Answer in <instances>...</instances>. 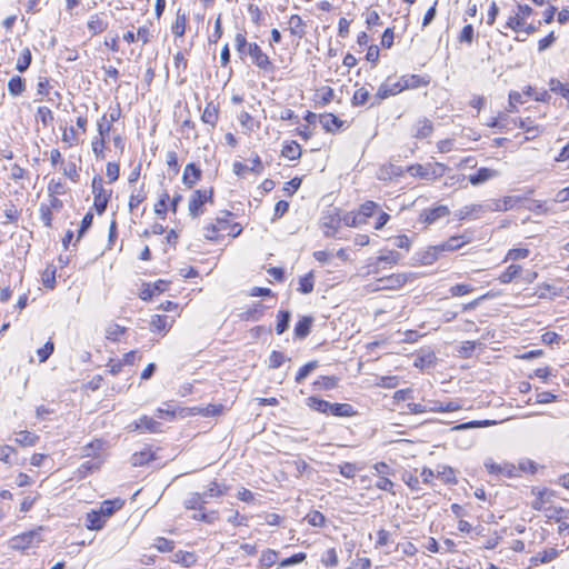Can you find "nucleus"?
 Segmentation results:
<instances>
[{"instance_id": "1", "label": "nucleus", "mask_w": 569, "mask_h": 569, "mask_svg": "<svg viewBox=\"0 0 569 569\" xmlns=\"http://www.w3.org/2000/svg\"><path fill=\"white\" fill-rule=\"evenodd\" d=\"M531 493L535 496V499L531 502V507L535 510L543 512L548 519L559 520L561 518L563 509L552 505V491L548 489L533 488Z\"/></svg>"}, {"instance_id": "2", "label": "nucleus", "mask_w": 569, "mask_h": 569, "mask_svg": "<svg viewBox=\"0 0 569 569\" xmlns=\"http://www.w3.org/2000/svg\"><path fill=\"white\" fill-rule=\"evenodd\" d=\"M307 403L315 411L335 417H350L355 413L352 406L349 403H331L315 396L309 397Z\"/></svg>"}, {"instance_id": "3", "label": "nucleus", "mask_w": 569, "mask_h": 569, "mask_svg": "<svg viewBox=\"0 0 569 569\" xmlns=\"http://www.w3.org/2000/svg\"><path fill=\"white\" fill-rule=\"evenodd\" d=\"M42 527H38L21 535L14 536L9 540V547L13 550L20 551L33 548L42 541Z\"/></svg>"}, {"instance_id": "4", "label": "nucleus", "mask_w": 569, "mask_h": 569, "mask_svg": "<svg viewBox=\"0 0 569 569\" xmlns=\"http://www.w3.org/2000/svg\"><path fill=\"white\" fill-rule=\"evenodd\" d=\"M93 206L98 214H102L108 206L112 191L103 187L101 176H94L92 179Z\"/></svg>"}, {"instance_id": "5", "label": "nucleus", "mask_w": 569, "mask_h": 569, "mask_svg": "<svg viewBox=\"0 0 569 569\" xmlns=\"http://www.w3.org/2000/svg\"><path fill=\"white\" fill-rule=\"evenodd\" d=\"M213 190L204 189V190H196L190 200H189V213L192 218H198L203 213L202 207L207 202H212Z\"/></svg>"}, {"instance_id": "6", "label": "nucleus", "mask_w": 569, "mask_h": 569, "mask_svg": "<svg viewBox=\"0 0 569 569\" xmlns=\"http://www.w3.org/2000/svg\"><path fill=\"white\" fill-rule=\"evenodd\" d=\"M536 470L537 466L531 460H521L517 466L509 462H505L500 466V475H505L509 478L518 477L521 473H535Z\"/></svg>"}, {"instance_id": "7", "label": "nucleus", "mask_w": 569, "mask_h": 569, "mask_svg": "<svg viewBox=\"0 0 569 569\" xmlns=\"http://www.w3.org/2000/svg\"><path fill=\"white\" fill-rule=\"evenodd\" d=\"M402 91L403 90L399 80L389 77L383 83L379 86L377 93L373 97L375 101L372 104H378L382 100L396 96Z\"/></svg>"}, {"instance_id": "8", "label": "nucleus", "mask_w": 569, "mask_h": 569, "mask_svg": "<svg viewBox=\"0 0 569 569\" xmlns=\"http://www.w3.org/2000/svg\"><path fill=\"white\" fill-rule=\"evenodd\" d=\"M412 273H393L388 277L378 279V289L382 290H397L403 287L411 278Z\"/></svg>"}, {"instance_id": "9", "label": "nucleus", "mask_w": 569, "mask_h": 569, "mask_svg": "<svg viewBox=\"0 0 569 569\" xmlns=\"http://www.w3.org/2000/svg\"><path fill=\"white\" fill-rule=\"evenodd\" d=\"M248 54L250 56L252 63L263 71H270L273 69L272 62L269 57L261 50V48L252 42L248 46Z\"/></svg>"}, {"instance_id": "10", "label": "nucleus", "mask_w": 569, "mask_h": 569, "mask_svg": "<svg viewBox=\"0 0 569 569\" xmlns=\"http://www.w3.org/2000/svg\"><path fill=\"white\" fill-rule=\"evenodd\" d=\"M133 430L148 431L151 433L162 432V423L154 418L142 416L133 423Z\"/></svg>"}, {"instance_id": "11", "label": "nucleus", "mask_w": 569, "mask_h": 569, "mask_svg": "<svg viewBox=\"0 0 569 569\" xmlns=\"http://www.w3.org/2000/svg\"><path fill=\"white\" fill-rule=\"evenodd\" d=\"M399 82L401 83L402 90L416 89L422 86H427L429 80L419 74H405L400 77Z\"/></svg>"}, {"instance_id": "12", "label": "nucleus", "mask_w": 569, "mask_h": 569, "mask_svg": "<svg viewBox=\"0 0 569 569\" xmlns=\"http://www.w3.org/2000/svg\"><path fill=\"white\" fill-rule=\"evenodd\" d=\"M200 177L201 170L194 163H189L184 168L182 181L188 188H191L200 180Z\"/></svg>"}, {"instance_id": "13", "label": "nucleus", "mask_w": 569, "mask_h": 569, "mask_svg": "<svg viewBox=\"0 0 569 569\" xmlns=\"http://www.w3.org/2000/svg\"><path fill=\"white\" fill-rule=\"evenodd\" d=\"M432 132H433V124L429 119L422 118L416 122L415 132H413L415 138L425 139V138H428L429 136H431Z\"/></svg>"}, {"instance_id": "14", "label": "nucleus", "mask_w": 569, "mask_h": 569, "mask_svg": "<svg viewBox=\"0 0 569 569\" xmlns=\"http://www.w3.org/2000/svg\"><path fill=\"white\" fill-rule=\"evenodd\" d=\"M496 171L488 168H480L476 173L470 174L468 177L469 182L472 186H479L485 183L486 181L495 178Z\"/></svg>"}, {"instance_id": "15", "label": "nucleus", "mask_w": 569, "mask_h": 569, "mask_svg": "<svg viewBox=\"0 0 569 569\" xmlns=\"http://www.w3.org/2000/svg\"><path fill=\"white\" fill-rule=\"evenodd\" d=\"M528 196H506L502 200V207L500 206V210H513L521 208L526 201H528Z\"/></svg>"}, {"instance_id": "16", "label": "nucleus", "mask_w": 569, "mask_h": 569, "mask_svg": "<svg viewBox=\"0 0 569 569\" xmlns=\"http://www.w3.org/2000/svg\"><path fill=\"white\" fill-rule=\"evenodd\" d=\"M312 322V317H302L295 326V337L297 339H305L310 333Z\"/></svg>"}, {"instance_id": "17", "label": "nucleus", "mask_w": 569, "mask_h": 569, "mask_svg": "<svg viewBox=\"0 0 569 569\" xmlns=\"http://www.w3.org/2000/svg\"><path fill=\"white\" fill-rule=\"evenodd\" d=\"M319 121L326 131H335L342 127L343 122L332 113H325L319 117Z\"/></svg>"}, {"instance_id": "18", "label": "nucleus", "mask_w": 569, "mask_h": 569, "mask_svg": "<svg viewBox=\"0 0 569 569\" xmlns=\"http://www.w3.org/2000/svg\"><path fill=\"white\" fill-rule=\"evenodd\" d=\"M106 523V519L98 510H91L86 516V527L89 530H101Z\"/></svg>"}, {"instance_id": "19", "label": "nucleus", "mask_w": 569, "mask_h": 569, "mask_svg": "<svg viewBox=\"0 0 569 569\" xmlns=\"http://www.w3.org/2000/svg\"><path fill=\"white\" fill-rule=\"evenodd\" d=\"M449 214V209L446 206H438L436 208L426 210L422 213L423 221L428 224L433 223L440 218H443Z\"/></svg>"}, {"instance_id": "20", "label": "nucleus", "mask_w": 569, "mask_h": 569, "mask_svg": "<svg viewBox=\"0 0 569 569\" xmlns=\"http://www.w3.org/2000/svg\"><path fill=\"white\" fill-rule=\"evenodd\" d=\"M123 506V500L114 499V500H106L100 505L98 511L100 515L107 519L114 513L116 510L121 509Z\"/></svg>"}, {"instance_id": "21", "label": "nucleus", "mask_w": 569, "mask_h": 569, "mask_svg": "<svg viewBox=\"0 0 569 569\" xmlns=\"http://www.w3.org/2000/svg\"><path fill=\"white\" fill-rule=\"evenodd\" d=\"M264 307L262 303H254L252 307L248 308L246 311L239 315L240 319L243 321H258L263 316Z\"/></svg>"}, {"instance_id": "22", "label": "nucleus", "mask_w": 569, "mask_h": 569, "mask_svg": "<svg viewBox=\"0 0 569 569\" xmlns=\"http://www.w3.org/2000/svg\"><path fill=\"white\" fill-rule=\"evenodd\" d=\"M469 241L468 238L465 236H452L447 241L439 244L440 251H453L459 248H461L463 244H466Z\"/></svg>"}, {"instance_id": "23", "label": "nucleus", "mask_w": 569, "mask_h": 569, "mask_svg": "<svg viewBox=\"0 0 569 569\" xmlns=\"http://www.w3.org/2000/svg\"><path fill=\"white\" fill-rule=\"evenodd\" d=\"M281 156L289 160H297L301 157V147L296 141L284 142L281 149Z\"/></svg>"}, {"instance_id": "24", "label": "nucleus", "mask_w": 569, "mask_h": 569, "mask_svg": "<svg viewBox=\"0 0 569 569\" xmlns=\"http://www.w3.org/2000/svg\"><path fill=\"white\" fill-rule=\"evenodd\" d=\"M407 171L412 177H418V178L426 179V180H432L433 173L431 172V167H429V163L428 164H419V163L411 164L408 167Z\"/></svg>"}, {"instance_id": "25", "label": "nucleus", "mask_w": 569, "mask_h": 569, "mask_svg": "<svg viewBox=\"0 0 569 569\" xmlns=\"http://www.w3.org/2000/svg\"><path fill=\"white\" fill-rule=\"evenodd\" d=\"M288 23H289L290 33L292 36H296L301 39L306 34V30H305L306 24L300 16L292 14L289 18Z\"/></svg>"}, {"instance_id": "26", "label": "nucleus", "mask_w": 569, "mask_h": 569, "mask_svg": "<svg viewBox=\"0 0 569 569\" xmlns=\"http://www.w3.org/2000/svg\"><path fill=\"white\" fill-rule=\"evenodd\" d=\"M442 253L440 251L439 244L429 247L425 252H422L419 257V261L421 264L429 266L438 260L439 256Z\"/></svg>"}, {"instance_id": "27", "label": "nucleus", "mask_w": 569, "mask_h": 569, "mask_svg": "<svg viewBox=\"0 0 569 569\" xmlns=\"http://www.w3.org/2000/svg\"><path fill=\"white\" fill-rule=\"evenodd\" d=\"M26 90V81L20 76H13L8 82V91L12 97L21 96Z\"/></svg>"}, {"instance_id": "28", "label": "nucleus", "mask_w": 569, "mask_h": 569, "mask_svg": "<svg viewBox=\"0 0 569 569\" xmlns=\"http://www.w3.org/2000/svg\"><path fill=\"white\" fill-rule=\"evenodd\" d=\"M201 120L211 127L216 126L218 120V108L212 102L206 104L201 114Z\"/></svg>"}, {"instance_id": "29", "label": "nucleus", "mask_w": 569, "mask_h": 569, "mask_svg": "<svg viewBox=\"0 0 569 569\" xmlns=\"http://www.w3.org/2000/svg\"><path fill=\"white\" fill-rule=\"evenodd\" d=\"M14 441L22 447H32L39 441V436L33 432L23 430L17 433Z\"/></svg>"}, {"instance_id": "30", "label": "nucleus", "mask_w": 569, "mask_h": 569, "mask_svg": "<svg viewBox=\"0 0 569 569\" xmlns=\"http://www.w3.org/2000/svg\"><path fill=\"white\" fill-rule=\"evenodd\" d=\"M208 498L202 493H192L190 498L184 501L187 509L202 510L203 506L208 502Z\"/></svg>"}, {"instance_id": "31", "label": "nucleus", "mask_w": 569, "mask_h": 569, "mask_svg": "<svg viewBox=\"0 0 569 569\" xmlns=\"http://www.w3.org/2000/svg\"><path fill=\"white\" fill-rule=\"evenodd\" d=\"M187 16L181 10L177 11L176 21L172 24V33L176 37H182L186 32Z\"/></svg>"}, {"instance_id": "32", "label": "nucleus", "mask_w": 569, "mask_h": 569, "mask_svg": "<svg viewBox=\"0 0 569 569\" xmlns=\"http://www.w3.org/2000/svg\"><path fill=\"white\" fill-rule=\"evenodd\" d=\"M558 550L555 548H550L547 550H543L542 552L537 553L535 557H532L531 561L537 563H548L552 560H555L558 557Z\"/></svg>"}, {"instance_id": "33", "label": "nucleus", "mask_w": 569, "mask_h": 569, "mask_svg": "<svg viewBox=\"0 0 569 569\" xmlns=\"http://www.w3.org/2000/svg\"><path fill=\"white\" fill-rule=\"evenodd\" d=\"M277 318L278 321L276 326V332L278 335H282L289 327L291 313L288 310H281L279 311Z\"/></svg>"}, {"instance_id": "34", "label": "nucleus", "mask_w": 569, "mask_h": 569, "mask_svg": "<svg viewBox=\"0 0 569 569\" xmlns=\"http://www.w3.org/2000/svg\"><path fill=\"white\" fill-rule=\"evenodd\" d=\"M337 381L336 377L322 376L313 385L318 390H331L337 387Z\"/></svg>"}, {"instance_id": "35", "label": "nucleus", "mask_w": 569, "mask_h": 569, "mask_svg": "<svg viewBox=\"0 0 569 569\" xmlns=\"http://www.w3.org/2000/svg\"><path fill=\"white\" fill-rule=\"evenodd\" d=\"M401 259V254L395 250H387L381 252V254L377 258V264L385 262L388 264H397Z\"/></svg>"}, {"instance_id": "36", "label": "nucleus", "mask_w": 569, "mask_h": 569, "mask_svg": "<svg viewBox=\"0 0 569 569\" xmlns=\"http://www.w3.org/2000/svg\"><path fill=\"white\" fill-rule=\"evenodd\" d=\"M313 273L308 272L303 277L299 279V288L298 291H300L303 295L310 293L313 290Z\"/></svg>"}, {"instance_id": "37", "label": "nucleus", "mask_w": 569, "mask_h": 569, "mask_svg": "<svg viewBox=\"0 0 569 569\" xmlns=\"http://www.w3.org/2000/svg\"><path fill=\"white\" fill-rule=\"evenodd\" d=\"M550 90L555 93L569 98V83L561 82L558 79H551L549 81Z\"/></svg>"}, {"instance_id": "38", "label": "nucleus", "mask_w": 569, "mask_h": 569, "mask_svg": "<svg viewBox=\"0 0 569 569\" xmlns=\"http://www.w3.org/2000/svg\"><path fill=\"white\" fill-rule=\"evenodd\" d=\"M124 332V327H121L118 323H111L106 329V338L110 341H118Z\"/></svg>"}, {"instance_id": "39", "label": "nucleus", "mask_w": 569, "mask_h": 569, "mask_svg": "<svg viewBox=\"0 0 569 569\" xmlns=\"http://www.w3.org/2000/svg\"><path fill=\"white\" fill-rule=\"evenodd\" d=\"M31 60V51L28 48L23 49V51L21 52L20 57L17 60L16 69L19 72H24L29 68Z\"/></svg>"}, {"instance_id": "40", "label": "nucleus", "mask_w": 569, "mask_h": 569, "mask_svg": "<svg viewBox=\"0 0 569 569\" xmlns=\"http://www.w3.org/2000/svg\"><path fill=\"white\" fill-rule=\"evenodd\" d=\"M521 267L519 264H510L506 271L500 274V282L509 283L516 279L520 273Z\"/></svg>"}, {"instance_id": "41", "label": "nucleus", "mask_w": 569, "mask_h": 569, "mask_svg": "<svg viewBox=\"0 0 569 569\" xmlns=\"http://www.w3.org/2000/svg\"><path fill=\"white\" fill-rule=\"evenodd\" d=\"M174 561L183 565L184 567H191L196 563V555L192 552L178 551L174 553Z\"/></svg>"}, {"instance_id": "42", "label": "nucleus", "mask_w": 569, "mask_h": 569, "mask_svg": "<svg viewBox=\"0 0 569 569\" xmlns=\"http://www.w3.org/2000/svg\"><path fill=\"white\" fill-rule=\"evenodd\" d=\"M318 367V361L313 360L305 366H302L296 375V382L301 383L316 368Z\"/></svg>"}, {"instance_id": "43", "label": "nucleus", "mask_w": 569, "mask_h": 569, "mask_svg": "<svg viewBox=\"0 0 569 569\" xmlns=\"http://www.w3.org/2000/svg\"><path fill=\"white\" fill-rule=\"evenodd\" d=\"M37 118L40 119L44 127L50 126L54 120L52 111L46 106H41L37 109Z\"/></svg>"}, {"instance_id": "44", "label": "nucleus", "mask_w": 569, "mask_h": 569, "mask_svg": "<svg viewBox=\"0 0 569 569\" xmlns=\"http://www.w3.org/2000/svg\"><path fill=\"white\" fill-rule=\"evenodd\" d=\"M151 329L152 331H163L167 332L168 328V318L161 315H154L151 319Z\"/></svg>"}, {"instance_id": "45", "label": "nucleus", "mask_w": 569, "mask_h": 569, "mask_svg": "<svg viewBox=\"0 0 569 569\" xmlns=\"http://www.w3.org/2000/svg\"><path fill=\"white\" fill-rule=\"evenodd\" d=\"M306 520L312 527H323L326 523L325 516L320 511H317V510L309 512L306 516Z\"/></svg>"}, {"instance_id": "46", "label": "nucleus", "mask_w": 569, "mask_h": 569, "mask_svg": "<svg viewBox=\"0 0 569 569\" xmlns=\"http://www.w3.org/2000/svg\"><path fill=\"white\" fill-rule=\"evenodd\" d=\"M238 120L247 131H253L256 128L259 127L254 123L253 118L247 111H241L238 116Z\"/></svg>"}, {"instance_id": "47", "label": "nucleus", "mask_w": 569, "mask_h": 569, "mask_svg": "<svg viewBox=\"0 0 569 569\" xmlns=\"http://www.w3.org/2000/svg\"><path fill=\"white\" fill-rule=\"evenodd\" d=\"M278 559V552L271 549H268L261 553L260 563L262 567L269 568L276 563Z\"/></svg>"}, {"instance_id": "48", "label": "nucleus", "mask_w": 569, "mask_h": 569, "mask_svg": "<svg viewBox=\"0 0 569 569\" xmlns=\"http://www.w3.org/2000/svg\"><path fill=\"white\" fill-rule=\"evenodd\" d=\"M360 470L357 465L351 462H345L339 466V472L345 478H353L356 473Z\"/></svg>"}, {"instance_id": "49", "label": "nucleus", "mask_w": 569, "mask_h": 569, "mask_svg": "<svg viewBox=\"0 0 569 569\" xmlns=\"http://www.w3.org/2000/svg\"><path fill=\"white\" fill-rule=\"evenodd\" d=\"M54 350L52 341H47L43 347L37 350V355L40 362H46Z\"/></svg>"}, {"instance_id": "50", "label": "nucleus", "mask_w": 569, "mask_h": 569, "mask_svg": "<svg viewBox=\"0 0 569 569\" xmlns=\"http://www.w3.org/2000/svg\"><path fill=\"white\" fill-rule=\"evenodd\" d=\"M250 43L247 42L246 36L243 33H237L234 37V46L236 50L239 52V54L242 57L244 54H248V46Z\"/></svg>"}, {"instance_id": "51", "label": "nucleus", "mask_w": 569, "mask_h": 569, "mask_svg": "<svg viewBox=\"0 0 569 569\" xmlns=\"http://www.w3.org/2000/svg\"><path fill=\"white\" fill-rule=\"evenodd\" d=\"M170 200L169 193L163 192L158 200V202L154 204V212L158 216L164 217L167 208H168V201Z\"/></svg>"}, {"instance_id": "52", "label": "nucleus", "mask_w": 569, "mask_h": 569, "mask_svg": "<svg viewBox=\"0 0 569 569\" xmlns=\"http://www.w3.org/2000/svg\"><path fill=\"white\" fill-rule=\"evenodd\" d=\"M153 459V455L149 451H141L132 456L133 466H143Z\"/></svg>"}, {"instance_id": "53", "label": "nucleus", "mask_w": 569, "mask_h": 569, "mask_svg": "<svg viewBox=\"0 0 569 569\" xmlns=\"http://www.w3.org/2000/svg\"><path fill=\"white\" fill-rule=\"evenodd\" d=\"M529 256L527 248H516L508 251L505 261L525 259Z\"/></svg>"}, {"instance_id": "54", "label": "nucleus", "mask_w": 569, "mask_h": 569, "mask_svg": "<svg viewBox=\"0 0 569 569\" xmlns=\"http://www.w3.org/2000/svg\"><path fill=\"white\" fill-rule=\"evenodd\" d=\"M369 97H370L369 91L362 87V88H359L358 90H356V92L352 97V102L356 106H362L368 101Z\"/></svg>"}, {"instance_id": "55", "label": "nucleus", "mask_w": 569, "mask_h": 569, "mask_svg": "<svg viewBox=\"0 0 569 569\" xmlns=\"http://www.w3.org/2000/svg\"><path fill=\"white\" fill-rule=\"evenodd\" d=\"M321 561L326 567H336L338 565V555L336 549H328Z\"/></svg>"}, {"instance_id": "56", "label": "nucleus", "mask_w": 569, "mask_h": 569, "mask_svg": "<svg viewBox=\"0 0 569 569\" xmlns=\"http://www.w3.org/2000/svg\"><path fill=\"white\" fill-rule=\"evenodd\" d=\"M306 558H307V555L305 552L295 553L291 557L283 559L280 562V567H289V566L300 563V562L305 561Z\"/></svg>"}, {"instance_id": "57", "label": "nucleus", "mask_w": 569, "mask_h": 569, "mask_svg": "<svg viewBox=\"0 0 569 569\" xmlns=\"http://www.w3.org/2000/svg\"><path fill=\"white\" fill-rule=\"evenodd\" d=\"M286 361V357L280 351H272L269 357V367L272 369H277L282 366V363Z\"/></svg>"}, {"instance_id": "58", "label": "nucleus", "mask_w": 569, "mask_h": 569, "mask_svg": "<svg viewBox=\"0 0 569 569\" xmlns=\"http://www.w3.org/2000/svg\"><path fill=\"white\" fill-rule=\"evenodd\" d=\"M520 128L528 133L526 139L535 138L539 132L538 127L532 126V121L530 119L520 120Z\"/></svg>"}, {"instance_id": "59", "label": "nucleus", "mask_w": 569, "mask_h": 569, "mask_svg": "<svg viewBox=\"0 0 569 569\" xmlns=\"http://www.w3.org/2000/svg\"><path fill=\"white\" fill-rule=\"evenodd\" d=\"M203 236L208 240H217L219 238V232L221 231V228H218L216 223H209L203 228Z\"/></svg>"}, {"instance_id": "60", "label": "nucleus", "mask_w": 569, "mask_h": 569, "mask_svg": "<svg viewBox=\"0 0 569 569\" xmlns=\"http://www.w3.org/2000/svg\"><path fill=\"white\" fill-rule=\"evenodd\" d=\"M473 288L470 284L459 283L450 288V293L453 297H460L471 292Z\"/></svg>"}, {"instance_id": "61", "label": "nucleus", "mask_w": 569, "mask_h": 569, "mask_svg": "<svg viewBox=\"0 0 569 569\" xmlns=\"http://www.w3.org/2000/svg\"><path fill=\"white\" fill-rule=\"evenodd\" d=\"M371 566V561L369 558L357 556L349 566L348 569H369Z\"/></svg>"}, {"instance_id": "62", "label": "nucleus", "mask_w": 569, "mask_h": 569, "mask_svg": "<svg viewBox=\"0 0 569 569\" xmlns=\"http://www.w3.org/2000/svg\"><path fill=\"white\" fill-rule=\"evenodd\" d=\"M106 26L99 17H91L88 22V29L93 33H100L104 30Z\"/></svg>"}, {"instance_id": "63", "label": "nucleus", "mask_w": 569, "mask_h": 569, "mask_svg": "<svg viewBox=\"0 0 569 569\" xmlns=\"http://www.w3.org/2000/svg\"><path fill=\"white\" fill-rule=\"evenodd\" d=\"M192 518L194 520L203 521V522H213L218 518V513L216 511H211L210 513L203 512L202 510H198Z\"/></svg>"}, {"instance_id": "64", "label": "nucleus", "mask_w": 569, "mask_h": 569, "mask_svg": "<svg viewBox=\"0 0 569 569\" xmlns=\"http://www.w3.org/2000/svg\"><path fill=\"white\" fill-rule=\"evenodd\" d=\"M119 164L116 162H108L106 168V174L109 178L110 182H114L119 178Z\"/></svg>"}]
</instances>
